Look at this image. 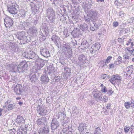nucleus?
Returning a JSON list of instances; mask_svg holds the SVG:
<instances>
[{"mask_svg": "<svg viewBox=\"0 0 134 134\" xmlns=\"http://www.w3.org/2000/svg\"><path fill=\"white\" fill-rule=\"evenodd\" d=\"M28 67L27 63L25 61H23L20 63L18 66L13 64L10 65V69L12 72H19V73L21 72L25 71L27 70Z\"/></svg>", "mask_w": 134, "mask_h": 134, "instance_id": "f257e3e1", "label": "nucleus"}, {"mask_svg": "<svg viewBox=\"0 0 134 134\" xmlns=\"http://www.w3.org/2000/svg\"><path fill=\"white\" fill-rule=\"evenodd\" d=\"M15 36L17 38L23 42L20 43L21 44H25L26 42L29 41L30 40V36L26 34L24 32H18Z\"/></svg>", "mask_w": 134, "mask_h": 134, "instance_id": "f03ea898", "label": "nucleus"}, {"mask_svg": "<svg viewBox=\"0 0 134 134\" xmlns=\"http://www.w3.org/2000/svg\"><path fill=\"white\" fill-rule=\"evenodd\" d=\"M35 63L36 64L33 68V71L35 72L40 70L45 65L44 61L39 58L35 61Z\"/></svg>", "mask_w": 134, "mask_h": 134, "instance_id": "7ed1b4c3", "label": "nucleus"}, {"mask_svg": "<svg viewBox=\"0 0 134 134\" xmlns=\"http://www.w3.org/2000/svg\"><path fill=\"white\" fill-rule=\"evenodd\" d=\"M46 15L49 19L48 21L52 22L54 21L55 19V12L51 8H50L47 9Z\"/></svg>", "mask_w": 134, "mask_h": 134, "instance_id": "20e7f679", "label": "nucleus"}, {"mask_svg": "<svg viewBox=\"0 0 134 134\" xmlns=\"http://www.w3.org/2000/svg\"><path fill=\"white\" fill-rule=\"evenodd\" d=\"M100 46V44L98 43L93 44L90 49V53L92 56L96 57L97 52Z\"/></svg>", "mask_w": 134, "mask_h": 134, "instance_id": "39448f33", "label": "nucleus"}, {"mask_svg": "<svg viewBox=\"0 0 134 134\" xmlns=\"http://www.w3.org/2000/svg\"><path fill=\"white\" fill-rule=\"evenodd\" d=\"M100 14L97 11L91 9L89 11L88 15L91 18V20L94 21L100 17Z\"/></svg>", "mask_w": 134, "mask_h": 134, "instance_id": "423d86ee", "label": "nucleus"}, {"mask_svg": "<svg viewBox=\"0 0 134 134\" xmlns=\"http://www.w3.org/2000/svg\"><path fill=\"white\" fill-rule=\"evenodd\" d=\"M61 47L63 52L65 53L66 55L68 53L69 56L71 55V49L70 48V46L68 44H67L65 43H64L62 44L61 46Z\"/></svg>", "mask_w": 134, "mask_h": 134, "instance_id": "0eeeda50", "label": "nucleus"}, {"mask_svg": "<svg viewBox=\"0 0 134 134\" xmlns=\"http://www.w3.org/2000/svg\"><path fill=\"white\" fill-rule=\"evenodd\" d=\"M121 79V77L119 75L116 74L113 75L109 80L114 85L115 83L120 82Z\"/></svg>", "mask_w": 134, "mask_h": 134, "instance_id": "6e6552de", "label": "nucleus"}, {"mask_svg": "<svg viewBox=\"0 0 134 134\" xmlns=\"http://www.w3.org/2000/svg\"><path fill=\"white\" fill-rule=\"evenodd\" d=\"M21 84L16 85L14 88V91L17 94H21L24 91V89Z\"/></svg>", "mask_w": 134, "mask_h": 134, "instance_id": "1a4fd4ad", "label": "nucleus"}, {"mask_svg": "<svg viewBox=\"0 0 134 134\" xmlns=\"http://www.w3.org/2000/svg\"><path fill=\"white\" fill-rule=\"evenodd\" d=\"M92 2L91 0H85L82 3L83 8L85 9H90L92 6Z\"/></svg>", "mask_w": 134, "mask_h": 134, "instance_id": "9d476101", "label": "nucleus"}, {"mask_svg": "<svg viewBox=\"0 0 134 134\" xmlns=\"http://www.w3.org/2000/svg\"><path fill=\"white\" fill-rule=\"evenodd\" d=\"M59 125V121L57 119L53 118L52 121L51 123V129L52 130L57 129Z\"/></svg>", "mask_w": 134, "mask_h": 134, "instance_id": "9b49d317", "label": "nucleus"}, {"mask_svg": "<svg viewBox=\"0 0 134 134\" xmlns=\"http://www.w3.org/2000/svg\"><path fill=\"white\" fill-rule=\"evenodd\" d=\"M13 22L12 19L9 17L6 18L4 20V24L6 28H9L12 26Z\"/></svg>", "mask_w": 134, "mask_h": 134, "instance_id": "f8f14e48", "label": "nucleus"}, {"mask_svg": "<svg viewBox=\"0 0 134 134\" xmlns=\"http://www.w3.org/2000/svg\"><path fill=\"white\" fill-rule=\"evenodd\" d=\"M36 110L37 113L41 116L46 115L47 112V110L44 109L43 107L40 105L38 106Z\"/></svg>", "mask_w": 134, "mask_h": 134, "instance_id": "ddd939ff", "label": "nucleus"}, {"mask_svg": "<svg viewBox=\"0 0 134 134\" xmlns=\"http://www.w3.org/2000/svg\"><path fill=\"white\" fill-rule=\"evenodd\" d=\"M78 59L79 60L78 64L80 65V67H82L83 66L82 65L83 64L84 62L86 59V57L84 55L81 54L79 55Z\"/></svg>", "mask_w": 134, "mask_h": 134, "instance_id": "4468645a", "label": "nucleus"}, {"mask_svg": "<svg viewBox=\"0 0 134 134\" xmlns=\"http://www.w3.org/2000/svg\"><path fill=\"white\" fill-rule=\"evenodd\" d=\"M25 126V128L23 129L20 127V129L18 130V132L19 134H26L27 131L29 130H30L31 128L30 125H26Z\"/></svg>", "mask_w": 134, "mask_h": 134, "instance_id": "2eb2a0df", "label": "nucleus"}, {"mask_svg": "<svg viewBox=\"0 0 134 134\" xmlns=\"http://www.w3.org/2000/svg\"><path fill=\"white\" fill-rule=\"evenodd\" d=\"M16 6L15 5H11L9 7L8 6V10L9 12L12 14H16L17 13L18 10Z\"/></svg>", "mask_w": 134, "mask_h": 134, "instance_id": "dca6fc26", "label": "nucleus"}, {"mask_svg": "<svg viewBox=\"0 0 134 134\" xmlns=\"http://www.w3.org/2000/svg\"><path fill=\"white\" fill-rule=\"evenodd\" d=\"M41 54L44 57L47 58L50 55V54L48 49L46 48L40 49Z\"/></svg>", "mask_w": 134, "mask_h": 134, "instance_id": "f3484780", "label": "nucleus"}, {"mask_svg": "<svg viewBox=\"0 0 134 134\" xmlns=\"http://www.w3.org/2000/svg\"><path fill=\"white\" fill-rule=\"evenodd\" d=\"M66 117V115L64 114V113L59 112L57 114H55L54 116V118L55 119H57L58 120H59V119L62 120Z\"/></svg>", "mask_w": 134, "mask_h": 134, "instance_id": "a211bd4d", "label": "nucleus"}, {"mask_svg": "<svg viewBox=\"0 0 134 134\" xmlns=\"http://www.w3.org/2000/svg\"><path fill=\"white\" fill-rule=\"evenodd\" d=\"M64 72L63 75L64 79H67L71 74V69L67 67H65L64 68Z\"/></svg>", "mask_w": 134, "mask_h": 134, "instance_id": "6ab92c4d", "label": "nucleus"}, {"mask_svg": "<svg viewBox=\"0 0 134 134\" xmlns=\"http://www.w3.org/2000/svg\"><path fill=\"white\" fill-rule=\"evenodd\" d=\"M93 97L97 101L99 102L101 101L103 95L100 92H97L94 94Z\"/></svg>", "mask_w": 134, "mask_h": 134, "instance_id": "aec40b11", "label": "nucleus"}, {"mask_svg": "<svg viewBox=\"0 0 134 134\" xmlns=\"http://www.w3.org/2000/svg\"><path fill=\"white\" fill-rule=\"evenodd\" d=\"M9 44V48L13 51L17 52L20 50L18 46H15L14 43L10 42Z\"/></svg>", "mask_w": 134, "mask_h": 134, "instance_id": "412c9836", "label": "nucleus"}, {"mask_svg": "<svg viewBox=\"0 0 134 134\" xmlns=\"http://www.w3.org/2000/svg\"><path fill=\"white\" fill-rule=\"evenodd\" d=\"M71 34L74 37H77L81 34L79 28H75L72 32Z\"/></svg>", "mask_w": 134, "mask_h": 134, "instance_id": "4be33fe9", "label": "nucleus"}, {"mask_svg": "<svg viewBox=\"0 0 134 134\" xmlns=\"http://www.w3.org/2000/svg\"><path fill=\"white\" fill-rule=\"evenodd\" d=\"M32 71H33V73L30 74L29 77L32 82V83H34L37 80V78L36 77V74H35V73H36L37 72H35L33 70Z\"/></svg>", "mask_w": 134, "mask_h": 134, "instance_id": "5701e85b", "label": "nucleus"}, {"mask_svg": "<svg viewBox=\"0 0 134 134\" xmlns=\"http://www.w3.org/2000/svg\"><path fill=\"white\" fill-rule=\"evenodd\" d=\"M49 130L44 127L41 126L38 131L39 134H48Z\"/></svg>", "mask_w": 134, "mask_h": 134, "instance_id": "b1692460", "label": "nucleus"}, {"mask_svg": "<svg viewBox=\"0 0 134 134\" xmlns=\"http://www.w3.org/2000/svg\"><path fill=\"white\" fill-rule=\"evenodd\" d=\"M72 129L70 128H63L62 130V132L61 133V134H72Z\"/></svg>", "mask_w": 134, "mask_h": 134, "instance_id": "393cba45", "label": "nucleus"}, {"mask_svg": "<svg viewBox=\"0 0 134 134\" xmlns=\"http://www.w3.org/2000/svg\"><path fill=\"white\" fill-rule=\"evenodd\" d=\"M41 81L43 83H47L49 81L48 75L46 74L43 75L41 77Z\"/></svg>", "mask_w": 134, "mask_h": 134, "instance_id": "a878e982", "label": "nucleus"}, {"mask_svg": "<svg viewBox=\"0 0 134 134\" xmlns=\"http://www.w3.org/2000/svg\"><path fill=\"white\" fill-rule=\"evenodd\" d=\"M46 118L45 117H42L41 118L37 120V124L39 125H43L44 122H46Z\"/></svg>", "mask_w": 134, "mask_h": 134, "instance_id": "bb28decb", "label": "nucleus"}, {"mask_svg": "<svg viewBox=\"0 0 134 134\" xmlns=\"http://www.w3.org/2000/svg\"><path fill=\"white\" fill-rule=\"evenodd\" d=\"M87 125L86 124H80L78 127V130L79 131L82 132V131H85L86 129V127H87Z\"/></svg>", "mask_w": 134, "mask_h": 134, "instance_id": "cd10ccee", "label": "nucleus"}, {"mask_svg": "<svg viewBox=\"0 0 134 134\" xmlns=\"http://www.w3.org/2000/svg\"><path fill=\"white\" fill-rule=\"evenodd\" d=\"M133 66L132 65H131L128 66L126 69V75H128L131 74L133 72Z\"/></svg>", "mask_w": 134, "mask_h": 134, "instance_id": "c85d7f7f", "label": "nucleus"}, {"mask_svg": "<svg viewBox=\"0 0 134 134\" xmlns=\"http://www.w3.org/2000/svg\"><path fill=\"white\" fill-rule=\"evenodd\" d=\"M59 37L56 35H53L52 36L51 39L56 44H58L59 40Z\"/></svg>", "mask_w": 134, "mask_h": 134, "instance_id": "c756f323", "label": "nucleus"}, {"mask_svg": "<svg viewBox=\"0 0 134 134\" xmlns=\"http://www.w3.org/2000/svg\"><path fill=\"white\" fill-rule=\"evenodd\" d=\"M62 120L63 121H62V125L64 127H65L68 124L69 122V119L67 117H66Z\"/></svg>", "mask_w": 134, "mask_h": 134, "instance_id": "7c9ffc66", "label": "nucleus"}, {"mask_svg": "<svg viewBox=\"0 0 134 134\" xmlns=\"http://www.w3.org/2000/svg\"><path fill=\"white\" fill-rule=\"evenodd\" d=\"M90 45L89 44L86 40L84 41L81 43V46L83 49L87 48L89 47Z\"/></svg>", "mask_w": 134, "mask_h": 134, "instance_id": "2f4dec72", "label": "nucleus"}, {"mask_svg": "<svg viewBox=\"0 0 134 134\" xmlns=\"http://www.w3.org/2000/svg\"><path fill=\"white\" fill-rule=\"evenodd\" d=\"M87 25L85 23L80 24L79 26V27L83 31H86L88 29Z\"/></svg>", "mask_w": 134, "mask_h": 134, "instance_id": "473e14b6", "label": "nucleus"}, {"mask_svg": "<svg viewBox=\"0 0 134 134\" xmlns=\"http://www.w3.org/2000/svg\"><path fill=\"white\" fill-rule=\"evenodd\" d=\"M55 70L54 68L51 65H50L47 68V71L49 74L54 73L55 72Z\"/></svg>", "mask_w": 134, "mask_h": 134, "instance_id": "72a5a7b5", "label": "nucleus"}, {"mask_svg": "<svg viewBox=\"0 0 134 134\" xmlns=\"http://www.w3.org/2000/svg\"><path fill=\"white\" fill-rule=\"evenodd\" d=\"M24 121V120L23 117L22 116L20 115L18 116L16 120V122L18 124L23 122Z\"/></svg>", "mask_w": 134, "mask_h": 134, "instance_id": "f704fd0d", "label": "nucleus"}, {"mask_svg": "<svg viewBox=\"0 0 134 134\" xmlns=\"http://www.w3.org/2000/svg\"><path fill=\"white\" fill-rule=\"evenodd\" d=\"M126 48L131 55H134V48L133 47H127Z\"/></svg>", "mask_w": 134, "mask_h": 134, "instance_id": "c9c22d12", "label": "nucleus"}, {"mask_svg": "<svg viewBox=\"0 0 134 134\" xmlns=\"http://www.w3.org/2000/svg\"><path fill=\"white\" fill-rule=\"evenodd\" d=\"M131 44L130 47H133L134 46V40L133 39H130L127 41V43L126 44L127 46H129L130 44Z\"/></svg>", "mask_w": 134, "mask_h": 134, "instance_id": "e433bc0d", "label": "nucleus"}, {"mask_svg": "<svg viewBox=\"0 0 134 134\" xmlns=\"http://www.w3.org/2000/svg\"><path fill=\"white\" fill-rule=\"evenodd\" d=\"M32 55L30 59L34 60L35 61H36L39 58L37 55L34 53L33 52Z\"/></svg>", "mask_w": 134, "mask_h": 134, "instance_id": "4c0bfd02", "label": "nucleus"}, {"mask_svg": "<svg viewBox=\"0 0 134 134\" xmlns=\"http://www.w3.org/2000/svg\"><path fill=\"white\" fill-rule=\"evenodd\" d=\"M15 107V104L13 103L9 104L8 106V109L9 110H11Z\"/></svg>", "mask_w": 134, "mask_h": 134, "instance_id": "58836bf2", "label": "nucleus"}, {"mask_svg": "<svg viewBox=\"0 0 134 134\" xmlns=\"http://www.w3.org/2000/svg\"><path fill=\"white\" fill-rule=\"evenodd\" d=\"M101 132L102 131L100 128L99 127H98L96 129V130L94 133V134H101Z\"/></svg>", "mask_w": 134, "mask_h": 134, "instance_id": "ea45409f", "label": "nucleus"}, {"mask_svg": "<svg viewBox=\"0 0 134 134\" xmlns=\"http://www.w3.org/2000/svg\"><path fill=\"white\" fill-rule=\"evenodd\" d=\"M86 41H87L90 45L94 42V40L93 38L91 37L89 38Z\"/></svg>", "mask_w": 134, "mask_h": 134, "instance_id": "a19ab883", "label": "nucleus"}, {"mask_svg": "<svg viewBox=\"0 0 134 134\" xmlns=\"http://www.w3.org/2000/svg\"><path fill=\"white\" fill-rule=\"evenodd\" d=\"M131 55L129 53H126L124 57V58L126 59H130Z\"/></svg>", "mask_w": 134, "mask_h": 134, "instance_id": "79ce46f5", "label": "nucleus"}, {"mask_svg": "<svg viewBox=\"0 0 134 134\" xmlns=\"http://www.w3.org/2000/svg\"><path fill=\"white\" fill-rule=\"evenodd\" d=\"M26 13V12L25 10H22L20 11V14L22 18H24L25 16Z\"/></svg>", "mask_w": 134, "mask_h": 134, "instance_id": "37998d69", "label": "nucleus"}, {"mask_svg": "<svg viewBox=\"0 0 134 134\" xmlns=\"http://www.w3.org/2000/svg\"><path fill=\"white\" fill-rule=\"evenodd\" d=\"M124 104L125 107L127 109H129L130 108L131 105L129 102H125Z\"/></svg>", "mask_w": 134, "mask_h": 134, "instance_id": "c03bdc74", "label": "nucleus"}, {"mask_svg": "<svg viewBox=\"0 0 134 134\" xmlns=\"http://www.w3.org/2000/svg\"><path fill=\"white\" fill-rule=\"evenodd\" d=\"M30 31L31 34H33V35H35L37 30L35 29L31 28L30 29Z\"/></svg>", "mask_w": 134, "mask_h": 134, "instance_id": "a18cd8bd", "label": "nucleus"}, {"mask_svg": "<svg viewBox=\"0 0 134 134\" xmlns=\"http://www.w3.org/2000/svg\"><path fill=\"white\" fill-rule=\"evenodd\" d=\"M40 40L42 41H44L46 39V36L42 33L40 34Z\"/></svg>", "mask_w": 134, "mask_h": 134, "instance_id": "49530a36", "label": "nucleus"}, {"mask_svg": "<svg viewBox=\"0 0 134 134\" xmlns=\"http://www.w3.org/2000/svg\"><path fill=\"white\" fill-rule=\"evenodd\" d=\"M89 16L87 15V16H85L84 17V19L85 21L87 22H90V20H91V18L89 17Z\"/></svg>", "mask_w": 134, "mask_h": 134, "instance_id": "de8ad7c7", "label": "nucleus"}, {"mask_svg": "<svg viewBox=\"0 0 134 134\" xmlns=\"http://www.w3.org/2000/svg\"><path fill=\"white\" fill-rule=\"evenodd\" d=\"M112 58V57L111 56H108L106 60L105 63H109Z\"/></svg>", "mask_w": 134, "mask_h": 134, "instance_id": "09e8293b", "label": "nucleus"}, {"mask_svg": "<svg viewBox=\"0 0 134 134\" xmlns=\"http://www.w3.org/2000/svg\"><path fill=\"white\" fill-rule=\"evenodd\" d=\"M108 98L107 96H104L103 97V98L101 99V101H104L105 102H107L108 101Z\"/></svg>", "mask_w": 134, "mask_h": 134, "instance_id": "8fccbe9b", "label": "nucleus"}, {"mask_svg": "<svg viewBox=\"0 0 134 134\" xmlns=\"http://www.w3.org/2000/svg\"><path fill=\"white\" fill-rule=\"evenodd\" d=\"M130 129L129 127H128L127 126H125L124 128L125 132L126 133H127Z\"/></svg>", "mask_w": 134, "mask_h": 134, "instance_id": "3c124183", "label": "nucleus"}, {"mask_svg": "<svg viewBox=\"0 0 134 134\" xmlns=\"http://www.w3.org/2000/svg\"><path fill=\"white\" fill-rule=\"evenodd\" d=\"M101 91L102 92L106 93L107 92V89L105 87H103L101 88Z\"/></svg>", "mask_w": 134, "mask_h": 134, "instance_id": "603ef678", "label": "nucleus"}, {"mask_svg": "<svg viewBox=\"0 0 134 134\" xmlns=\"http://www.w3.org/2000/svg\"><path fill=\"white\" fill-rule=\"evenodd\" d=\"M107 93L108 95V96H110L113 93V91L111 90H107Z\"/></svg>", "mask_w": 134, "mask_h": 134, "instance_id": "864d4df0", "label": "nucleus"}, {"mask_svg": "<svg viewBox=\"0 0 134 134\" xmlns=\"http://www.w3.org/2000/svg\"><path fill=\"white\" fill-rule=\"evenodd\" d=\"M109 75L107 74H104L102 75V77L104 79H108L109 77Z\"/></svg>", "mask_w": 134, "mask_h": 134, "instance_id": "5fc2aeb1", "label": "nucleus"}, {"mask_svg": "<svg viewBox=\"0 0 134 134\" xmlns=\"http://www.w3.org/2000/svg\"><path fill=\"white\" fill-rule=\"evenodd\" d=\"M94 103V101L93 100H92L91 99V100H89L88 102V104L90 105H93Z\"/></svg>", "mask_w": 134, "mask_h": 134, "instance_id": "6e6d98bb", "label": "nucleus"}, {"mask_svg": "<svg viewBox=\"0 0 134 134\" xmlns=\"http://www.w3.org/2000/svg\"><path fill=\"white\" fill-rule=\"evenodd\" d=\"M122 60V58L120 56H119L117 58V61L119 63H121Z\"/></svg>", "mask_w": 134, "mask_h": 134, "instance_id": "4d7b16f0", "label": "nucleus"}, {"mask_svg": "<svg viewBox=\"0 0 134 134\" xmlns=\"http://www.w3.org/2000/svg\"><path fill=\"white\" fill-rule=\"evenodd\" d=\"M23 55L25 58L28 59V52H25Z\"/></svg>", "mask_w": 134, "mask_h": 134, "instance_id": "13d9d810", "label": "nucleus"}, {"mask_svg": "<svg viewBox=\"0 0 134 134\" xmlns=\"http://www.w3.org/2000/svg\"><path fill=\"white\" fill-rule=\"evenodd\" d=\"M113 25L114 27H116L118 25V23L117 21L114 22Z\"/></svg>", "mask_w": 134, "mask_h": 134, "instance_id": "bf43d9fd", "label": "nucleus"}, {"mask_svg": "<svg viewBox=\"0 0 134 134\" xmlns=\"http://www.w3.org/2000/svg\"><path fill=\"white\" fill-rule=\"evenodd\" d=\"M33 53V52H31V51H30L28 52V59H30L32 55V54Z\"/></svg>", "mask_w": 134, "mask_h": 134, "instance_id": "052dcab7", "label": "nucleus"}, {"mask_svg": "<svg viewBox=\"0 0 134 134\" xmlns=\"http://www.w3.org/2000/svg\"><path fill=\"white\" fill-rule=\"evenodd\" d=\"M124 31L125 33H127L130 32V29L129 28H127L124 30Z\"/></svg>", "mask_w": 134, "mask_h": 134, "instance_id": "680f3d73", "label": "nucleus"}, {"mask_svg": "<svg viewBox=\"0 0 134 134\" xmlns=\"http://www.w3.org/2000/svg\"><path fill=\"white\" fill-rule=\"evenodd\" d=\"M114 67V65L113 64H110L109 66V68L111 69V68H113Z\"/></svg>", "mask_w": 134, "mask_h": 134, "instance_id": "e2e57ef3", "label": "nucleus"}, {"mask_svg": "<svg viewBox=\"0 0 134 134\" xmlns=\"http://www.w3.org/2000/svg\"><path fill=\"white\" fill-rule=\"evenodd\" d=\"M111 106V104L110 103H108L107 105L106 108L108 109H110V107Z\"/></svg>", "mask_w": 134, "mask_h": 134, "instance_id": "0e129e2a", "label": "nucleus"}, {"mask_svg": "<svg viewBox=\"0 0 134 134\" xmlns=\"http://www.w3.org/2000/svg\"><path fill=\"white\" fill-rule=\"evenodd\" d=\"M130 128V131H132L134 129V126H133L132 125L130 127H129Z\"/></svg>", "mask_w": 134, "mask_h": 134, "instance_id": "69168bd1", "label": "nucleus"}, {"mask_svg": "<svg viewBox=\"0 0 134 134\" xmlns=\"http://www.w3.org/2000/svg\"><path fill=\"white\" fill-rule=\"evenodd\" d=\"M120 64V63H119V62H118L116 60V61H115V62L114 65H115L116 66V65H119Z\"/></svg>", "mask_w": 134, "mask_h": 134, "instance_id": "338daca9", "label": "nucleus"}, {"mask_svg": "<svg viewBox=\"0 0 134 134\" xmlns=\"http://www.w3.org/2000/svg\"><path fill=\"white\" fill-rule=\"evenodd\" d=\"M131 106L132 107L134 108V101L130 103Z\"/></svg>", "mask_w": 134, "mask_h": 134, "instance_id": "774afa93", "label": "nucleus"}]
</instances>
